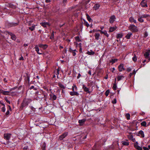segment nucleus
<instances>
[{
    "mask_svg": "<svg viewBox=\"0 0 150 150\" xmlns=\"http://www.w3.org/2000/svg\"><path fill=\"white\" fill-rule=\"evenodd\" d=\"M11 136V134L9 133H6L4 134V137L5 139L7 140H9Z\"/></svg>",
    "mask_w": 150,
    "mask_h": 150,
    "instance_id": "obj_4",
    "label": "nucleus"
},
{
    "mask_svg": "<svg viewBox=\"0 0 150 150\" xmlns=\"http://www.w3.org/2000/svg\"><path fill=\"white\" fill-rule=\"evenodd\" d=\"M122 144L123 145L125 146H128L129 145V142L125 141H122Z\"/></svg>",
    "mask_w": 150,
    "mask_h": 150,
    "instance_id": "obj_37",
    "label": "nucleus"
},
{
    "mask_svg": "<svg viewBox=\"0 0 150 150\" xmlns=\"http://www.w3.org/2000/svg\"><path fill=\"white\" fill-rule=\"evenodd\" d=\"M72 90L73 91H77V88L75 85H74L72 87Z\"/></svg>",
    "mask_w": 150,
    "mask_h": 150,
    "instance_id": "obj_34",
    "label": "nucleus"
},
{
    "mask_svg": "<svg viewBox=\"0 0 150 150\" xmlns=\"http://www.w3.org/2000/svg\"><path fill=\"white\" fill-rule=\"evenodd\" d=\"M33 89L34 90H37L36 88H35L34 86H32L30 88V89L31 90L32 89Z\"/></svg>",
    "mask_w": 150,
    "mask_h": 150,
    "instance_id": "obj_47",
    "label": "nucleus"
},
{
    "mask_svg": "<svg viewBox=\"0 0 150 150\" xmlns=\"http://www.w3.org/2000/svg\"><path fill=\"white\" fill-rule=\"evenodd\" d=\"M101 33L102 34H103L105 35H107V37L108 36V35L107 34V33L106 31H101Z\"/></svg>",
    "mask_w": 150,
    "mask_h": 150,
    "instance_id": "obj_40",
    "label": "nucleus"
},
{
    "mask_svg": "<svg viewBox=\"0 0 150 150\" xmlns=\"http://www.w3.org/2000/svg\"><path fill=\"white\" fill-rule=\"evenodd\" d=\"M119 71H122L125 70L124 68V64H120L118 67Z\"/></svg>",
    "mask_w": 150,
    "mask_h": 150,
    "instance_id": "obj_7",
    "label": "nucleus"
},
{
    "mask_svg": "<svg viewBox=\"0 0 150 150\" xmlns=\"http://www.w3.org/2000/svg\"><path fill=\"white\" fill-rule=\"evenodd\" d=\"M115 17L114 15L111 16L110 17V19H109L110 23H113L115 21Z\"/></svg>",
    "mask_w": 150,
    "mask_h": 150,
    "instance_id": "obj_6",
    "label": "nucleus"
},
{
    "mask_svg": "<svg viewBox=\"0 0 150 150\" xmlns=\"http://www.w3.org/2000/svg\"><path fill=\"white\" fill-rule=\"evenodd\" d=\"M5 100H6V102L7 103H9V104H10V101L9 100H8L7 99V98H6V99H5Z\"/></svg>",
    "mask_w": 150,
    "mask_h": 150,
    "instance_id": "obj_56",
    "label": "nucleus"
},
{
    "mask_svg": "<svg viewBox=\"0 0 150 150\" xmlns=\"http://www.w3.org/2000/svg\"><path fill=\"white\" fill-rule=\"evenodd\" d=\"M134 147L138 150H142V148L139 146L137 145H135Z\"/></svg>",
    "mask_w": 150,
    "mask_h": 150,
    "instance_id": "obj_35",
    "label": "nucleus"
},
{
    "mask_svg": "<svg viewBox=\"0 0 150 150\" xmlns=\"http://www.w3.org/2000/svg\"><path fill=\"white\" fill-rule=\"evenodd\" d=\"M117 59H112L110 61V62L112 64H113L115 63L116 62H117Z\"/></svg>",
    "mask_w": 150,
    "mask_h": 150,
    "instance_id": "obj_28",
    "label": "nucleus"
},
{
    "mask_svg": "<svg viewBox=\"0 0 150 150\" xmlns=\"http://www.w3.org/2000/svg\"><path fill=\"white\" fill-rule=\"evenodd\" d=\"M69 94L71 96H78L79 95V94L78 93V92L74 91L70 92L69 93Z\"/></svg>",
    "mask_w": 150,
    "mask_h": 150,
    "instance_id": "obj_12",
    "label": "nucleus"
},
{
    "mask_svg": "<svg viewBox=\"0 0 150 150\" xmlns=\"http://www.w3.org/2000/svg\"><path fill=\"white\" fill-rule=\"evenodd\" d=\"M80 50H79V51L80 52H82V48L81 46H80V47H79Z\"/></svg>",
    "mask_w": 150,
    "mask_h": 150,
    "instance_id": "obj_57",
    "label": "nucleus"
},
{
    "mask_svg": "<svg viewBox=\"0 0 150 150\" xmlns=\"http://www.w3.org/2000/svg\"><path fill=\"white\" fill-rule=\"evenodd\" d=\"M123 36V35L122 33H118L116 36V38L117 39L120 38Z\"/></svg>",
    "mask_w": 150,
    "mask_h": 150,
    "instance_id": "obj_23",
    "label": "nucleus"
},
{
    "mask_svg": "<svg viewBox=\"0 0 150 150\" xmlns=\"http://www.w3.org/2000/svg\"><path fill=\"white\" fill-rule=\"evenodd\" d=\"M100 6V5L99 4H96L93 6V8L95 10H96L99 8Z\"/></svg>",
    "mask_w": 150,
    "mask_h": 150,
    "instance_id": "obj_17",
    "label": "nucleus"
},
{
    "mask_svg": "<svg viewBox=\"0 0 150 150\" xmlns=\"http://www.w3.org/2000/svg\"><path fill=\"white\" fill-rule=\"evenodd\" d=\"M19 60H24V59L23 57L21 56V57L19 58Z\"/></svg>",
    "mask_w": 150,
    "mask_h": 150,
    "instance_id": "obj_55",
    "label": "nucleus"
},
{
    "mask_svg": "<svg viewBox=\"0 0 150 150\" xmlns=\"http://www.w3.org/2000/svg\"><path fill=\"white\" fill-rule=\"evenodd\" d=\"M76 40L78 42H80L81 40L79 38V36H76L75 38Z\"/></svg>",
    "mask_w": 150,
    "mask_h": 150,
    "instance_id": "obj_44",
    "label": "nucleus"
},
{
    "mask_svg": "<svg viewBox=\"0 0 150 150\" xmlns=\"http://www.w3.org/2000/svg\"><path fill=\"white\" fill-rule=\"evenodd\" d=\"M142 18H146L150 16L149 15L147 14H144L140 16Z\"/></svg>",
    "mask_w": 150,
    "mask_h": 150,
    "instance_id": "obj_27",
    "label": "nucleus"
},
{
    "mask_svg": "<svg viewBox=\"0 0 150 150\" xmlns=\"http://www.w3.org/2000/svg\"><path fill=\"white\" fill-rule=\"evenodd\" d=\"M9 92L7 91H4L3 94L5 95H8Z\"/></svg>",
    "mask_w": 150,
    "mask_h": 150,
    "instance_id": "obj_38",
    "label": "nucleus"
},
{
    "mask_svg": "<svg viewBox=\"0 0 150 150\" xmlns=\"http://www.w3.org/2000/svg\"><path fill=\"white\" fill-rule=\"evenodd\" d=\"M86 53L89 55H94L95 54V52L92 50H91L90 51H88Z\"/></svg>",
    "mask_w": 150,
    "mask_h": 150,
    "instance_id": "obj_20",
    "label": "nucleus"
},
{
    "mask_svg": "<svg viewBox=\"0 0 150 150\" xmlns=\"http://www.w3.org/2000/svg\"><path fill=\"white\" fill-rule=\"evenodd\" d=\"M2 110L3 112H4L5 111V107H3L2 108Z\"/></svg>",
    "mask_w": 150,
    "mask_h": 150,
    "instance_id": "obj_52",
    "label": "nucleus"
},
{
    "mask_svg": "<svg viewBox=\"0 0 150 150\" xmlns=\"http://www.w3.org/2000/svg\"><path fill=\"white\" fill-rule=\"evenodd\" d=\"M138 20L139 22L141 23H142L144 21V20L142 19V18H141L140 16H139V18H138Z\"/></svg>",
    "mask_w": 150,
    "mask_h": 150,
    "instance_id": "obj_29",
    "label": "nucleus"
},
{
    "mask_svg": "<svg viewBox=\"0 0 150 150\" xmlns=\"http://www.w3.org/2000/svg\"><path fill=\"white\" fill-rule=\"evenodd\" d=\"M124 77V76L122 75L118 76L117 77V79L118 81H119L121 80Z\"/></svg>",
    "mask_w": 150,
    "mask_h": 150,
    "instance_id": "obj_32",
    "label": "nucleus"
},
{
    "mask_svg": "<svg viewBox=\"0 0 150 150\" xmlns=\"http://www.w3.org/2000/svg\"><path fill=\"white\" fill-rule=\"evenodd\" d=\"M39 47L38 45H36L34 47V48L35 49V50L37 52V53L39 54H42V53L39 52Z\"/></svg>",
    "mask_w": 150,
    "mask_h": 150,
    "instance_id": "obj_14",
    "label": "nucleus"
},
{
    "mask_svg": "<svg viewBox=\"0 0 150 150\" xmlns=\"http://www.w3.org/2000/svg\"><path fill=\"white\" fill-rule=\"evenodd\" d=\"M143 149L144 150H149V148H147L145 146L143 147Z\"/></svg>",
    "mask_w": 150,
    "mask_h": 150,
    "instance_id": "obj_51",
    "label": "nucleus"
},
{
    "mask_svg": "<svg viewBox=\"0 0 150 150\" xmlns=\"http://www.w3.org/2000/svg\"><path fill=\"white\" fill-rule=\"evenodd\" d=\"M4 91L2 89H0V93L3 94Z\"/></svg>",
    "mask_w": 150,
    "mask_h": 150,
    "instance_id": "obj_58",
    "label": "nucleus"
},
{
    "mask_svg": "<svg viewBox=\"0 0 150 150\" xmlns=\"http://www.w3.org/2000/svg\"><path fill=\"white\" fill-rule=\"evenodd\" d=\"M86 121V119H83L81 120H79L78 122L80 126L83 125Z\"/></svg>",
    "mask_w": 150,
    "mask_h": 150,
    "instance_id": "obj_10",
    "label": "nucleus"
},
{
    "mask_svg": "<svg viewBox=\"0 0 150 150\" xmlns=\"http://www.w3.org/2000/svg\"><path fill=\"white\" fill-rule=\"evenodd\" d=\"M132 35V33H128L125 36V38L127 39H129L130 38Z\"/></svg>",
    "mask_w": 150,
    "mask_h": 150,
    "instance_id": "obj_18",
    "label": "nucleus"
},
{
    "mask_svg": "<svg viewBox=\"0 0 150 150\" xmlns=\"http://www.w3.org/2000/svg\"><path fill=\"white\" fill-rule=\"evenodd\" d=\"M117 101L116 99H115L113 100L112 101V103L113 104H115L116 103Z\"/></svg>",
    "mask_w": 150,
    "mask_h": 150,
    "instance_id": "obj_50",
    "label": "nucleus"
},
{
    "mask_svg": "<svg viewBox=\"0 0 150 150\" xmlns=\"http://www.w3.org/2000/svg\"><path fill=\"white\" fill-rule=\"evenodd\" d=\"M10 35H11V38L13 40H16V38L15 35L12 33H11Z\"/></svg>",
    "mask_w": 150,
    "mask_h": 150,
    "instance_id": "obj_33",
    "label": "nucleus"
},
{
    "mask_svg": "<svg viewBox=\"0 0 150 150\" xmlns=\"http://www.w3.org/2000/svg\"><path fill=\"white\" fill-rule=\"evenodd\" d=\"M28 148V146H26L24 147L23 149H27Z\"/></svg>",
    "mask_w": 150,
    "mask_h": 150,
    "instance_id": "obj_64",
    "label": "nucleus"
},
{
    "mask_svg": "<svg viewBox=\"0 0 150 150\" xmlns=\"http://www.w3.org/2000/svg\"><path fill=\"white\" fill-rule=\"evenodd\" d=\"M9 114V110H7V111L6 112V114L7 115H8Z\"/></svg>",
    "mask_w": 150,
    "mask_h": 150,
    "instance_id": "obj_54",
    "label": "nucleus"
},
{
    "mask_svg": "<svg viewBox=\"0 0 150 150\" xmlns=\"http://www.w3.org/2000/svg\"><path fill=\"white\" fill-rule=\"evenodd\" d=\"M56 9V8L55 7L53 8L52 9V11L54 13L56 12L57 11V10Z\"/></svg>",
    "mask_w": 150,
    "mask_h": 150,
    "instance_id": "obj_45",
    "label": "nucleus"
},
{
    "mask_svg": "<svg viewBox=\"0 0 150 150\" xmlns=\"http://www.w3.org/2000/svg\"><path fill=\"white\" fill-rule=\"evenodd\" d=\"M50 97V99L52 100H55L56 99L57 97L56 96L54 95V93H51L49 95Z\"/></svg>",
    "mask_w": 150,
    "mask_h": 150,
    "instance_id": "obj_3",
    "label": "nucleus"
},
{
    "mask_svg": "<svg viewBox=\"0 0 150 150\" xmlns=\"http://www.w3.org/2000/svg\"><path fill=\"white\" fill-rule=\"evenodd\" d=\"M86 15L87 16V19L90 22H91V21H92V20L91 18L89 16L88 14H86Z\"/></svg>",
    "mask_w": 150,
    "mask_h": 150,
    "instance_id": "obj_31",
    "label": "nucleus"
},
{
    "mask_svg": "<svg viewBox=\"0 0 150 150\" xmlns=\"http://www.w3.org/2000/svg\"><path fill=\"white\" fill-rule=\"evenodd\" d=\"M141 125L142 126L144 127H146V123L145 121H143L141 123Z\"/></svg>",
    "mask_w": 150,
    "mask_h": 150,
    "instance_id": "obj_36",
    "label": "nucleus"
},
{
    "mask_svg": "<svg viewBox=\"0 0 150 150\" xmlns=\"http://www.w3.org/2000/svg\"><path fill=\"white\" fill-rule=\"evenodd\" d=\"M31 101L32 100L30 99H24L22 103L21 106L23 107L27 106Z\"/></svg>",
    "mask_w": 150,
    "mask_h": 150,
    "instance_id": "obj_1",
    "label": "nucleus"
},
{
    "mask_svg": "<svg viewBox=\"0 0 150 150\" xmlns=\"http://www.w3.org/2000/svg\"><path fill=\"white\" fill-rule=\"evenodd\" d=\"M74 51V50H73L71 47H70L69 48V51L71 52V53L72 52H73V51Z\"/></svg>",
    "mask_w": 150,
    "mask_h": 150,
    "instance_id": "obj_49",
    "label": "nucleus"
},
{
    "mask_svg": "<svg viewBox=\"0 0 150 150\" xmlns=\"http://www.w3.org/2000/svg\"><path fill=\"white\" fill-rule=\"evenodd\" d=\"M136 71L135 70H134L133 72L132 73L134 74H135L136 73Z\"/></svg>",
    "mask_w": 150,
    "mask_h": 150,
    "instance_id": "obj_62",
    "label": "nucleus"
},
{
    "mask_svg": "<svg viewBox=\"0 0 150 150\" xmlns=\"http://www.w3.org/2000/svg\"><path fill=\"white\" fill-rule=\"evenodd\" d=\"M84 24L87 27H88L89 25L87 22H85L84 23Z\"/></svg>",
    "mask_w": 150,
    "mask_h": 150,
    "instance_id": "obj_48",
    "label": "nucleus"
},
{
    "mask_svg": "<svg viewBox=\"0 0 150 150\" xmlns=\"http://www.w3.org/2000/svg\"><path fill=\"white\" fill-rule=\"evenodd\" d=\"M40 24L44 27H46L47 25L49 26V23L47 22L41 23Z\"/></svg>",
    "mask_w": 150,
    "mask_h": 150,
    "instance_id": "obj_16",
    "label": "nucleus"
},
{
    "mask_svg": "<svg viewBox=\"0 0 150 150\" xmlns=\"http://www.w3.org/2000/svg\"><path fill=\"white\" fill-rule=\"evenodd\" d=\"M125 116L127 120H129L130 119V115L129 114H126Z\"/></svg>",
    "mask_w": 150,
    "mask_h": 150,
    "instance_id": "obj_41",
    "label": "nucleus"
},
{
    "mask_svg": "<svg viewBox=\"0 0 150 150\" xmlns=\"http://www.w3.org/2000/svg\"><path fill=\"white\" fill-rule=\"evenodd\" d=\"M129 29L133 32H136L138 31L137 27L134 25H131L129 27Z\"/></svg>",
    "mask_w": 150,
    "mask_h": 150,
    "instance_id": "obj_2",
    "label": "nucleus"
},
{
    "mask_svg": "<svg viewBox=\"0 0 150 150\" xmlns=\"http://www.w3.org/2000/svg\"><path fill=\"white\" fill-rule=\"evenodd\" d=\"M117 28L116 27H111L110 28L109 31L110 32H112L114 31Z\"/></svg>",
    "mask_w": 150,
    "mask_h": 150,
    "instance_id": "obj_19",
    "label": "nucleus"
},
{
    "mask_svg": "<svg viewBox=\"0 0 150 150\" xmlns=\"http://www.w3.org/2000/svg\"><path fill=\"white\" fill-rule=\"evenodd\" d=\"M58 86L61 88L63 89H65V86L63 85L61 83H58Z\"/></svg>",
    "mask_w": 150,
    "mask_h": 150,
    "instance_id": "obj_30",
    "label": "nucleus"
},
{
    "mask_svg": "<svg viewBox=\"0 0 150 150\" xmlns=\"http://www.w3.org/2000/svg\"><path fill=\"white\" fill-rule=\"evenodd\" d=\"M81 76V75L80 73L78 74V76L77 77L78 79H79Z\"/></svg>",
    "mask_w": 150,
    "mask_h": 150,
    "instance_id": "obj_60",
    "label": "nucleus"
},
{
    "mask_svg": "<svg viewBox=\"0 0 150 150\" xmlns=\"http://www.w3.org/2000/svg\"><path fill=\"white\" fill-rule=\"evenodd\" d=\"M131 70V69L130 68H128L127 69V71L128 72H129Z\"/></svg>",
    "mask_w": 150,
    "mask_h": 150,
    "instance_id": "obj_59",
    "label": "nucleus"
},
{
    "mask_svg": "<svg viewBox=\"0 0 150 150\" xmlns=\"http://www.w3.org/2000/svg\"><path fill=\"white\" fill-rule=\"evenodd\" d=\"M100 35L99 33H96L95 35V37L96 40H98L99 39Z\"/></svg>",
    "mask_w": 150,
    "mask_h": 150,
    "instance_id": "obj_21",
    "label": "nucleus"
},
{
    "mask_svg": "<svg viewBox=\"0 0 150 150\" xmlns=\"http://www.w3.org/2000/svg\"><path fill=\"white\" fill-rule=\"evenodd\" d=\"M132 60L134 62H136L137 60V58L135 54H134V57L132 58Z\"/></svg>",
    "mask_w": 150,
    "mask_h": 150,
    "instance_id": "obj_42",
    "label": "nucleus"
},
{
    "mask_svg": "<svg viewBox=\"0 0 150 150\" xmlns=\"http://www.w3.org/2000/svg\"><path fill=\"white\" fill-rule=\"evenodd\" d=\"M139 136L143 138L144 137V132L142 130H140L139 131L138 133Z\"/></svg>",
    "mask_w": 150,
    "mask_h": 150,
    "instance_id": "obj_11",
    "label": "nucleus"
},
{
    "mask_svg": "<svg viewBox=\"0 0 150 150\" xmlns=\"http://www.w3.org/2000/svg\"><path fill=\"white\" fill-rule=\"evenodd\" d=\"M138 144L137 142H136L134 144V146H135V145H138Z\"/></svg>",
    "mask_w": 150,
    "mask_h": 150,
    "instance_id": "obj_61",
    "label": "nucleus"
},
{
    "mask_svg": "<svg viewBox=\"0 0 150 150\" xmlns=\"http://www.w3.org/2000/svg\"><path fill=\"white\" fill-rule=\"evenodd\" d=\"M45 2L47 3H49L50 2V0H46Z\"/></svg>",
    "mask_w": 150,
    "mask_h": 150,
    "instance_id": "obj_63",
    "label": "nucleus"
},
{
    "mask_svg": "<svg viewBox=\"0 0 150 150\" xmlns=\"http://www.w3.org/2000/svg\"><path fill=\"white\" fill-rule=\"evenodd\" d=\"M35 25H33L31 27H29V29L31 31H33L35 29Z\"/></svg>",
    "mask_w": 150,
    "mask_h": 150,
    "instance_id": "obj_25",
    "label": "nucleus"
},
{
    "mask_svg": "<svg viewBox=\"0 0 150 150\" xmlns=\"http://www.w3.org/2000/svg\"><path fill=\"white\" fill-rule=\"evenodd\" d=\"M129 21L131 23H136L137 22L136 20L133 17H131L129 18Z\"/></svg>",
    "mask_w": 150,
    "mask_h": 150,
    "instance_id": "obj_15",
    "label": "nucleus"
},
{
    "mask_svg": "<svg viewBox=\"0 0 150 150\" xmlns=\"http://www.w3.org/2000/svg\"><path fill=\"white\" fill-rule=\"evenodd\" d=\"M38 45L39 47L42 48L44 50L46 49L48 47L47 45H43L42 44H39Z\"/></svg>",
    "mask_w": 150,
    "mask_h": 150,
    "instance_id": "obj_9",
    "label": "nucleus"
},
{
    "mask_svg": "<svg viewBox=\"0 0 150 150\" xmlns=\"http://www.w3.org/2000/svg\"><path fill=\"white\" fill-rule=\"evenodd\" d=\"M130 139L133 142H134L135 141V139L132 135H131L129 137Z\"/></svg>",
    "mask_w": 150,
    "mask_h": 150,
    "instance_id": "obj_24",
    "label": "nucleus"
},
{
    "mask_svg": "<svg viewBox=\"0 0 150 150\" xmlns=\"http://www.w3.org/2000/svg\"><path fill=\"white\" fill-rule=\"evenodd\" d=\"M149 55L150 54L147 52H146L144 54V56L145 58H148Z\"/></svg>",
    "mask_w": 150,
    "mask_h": 150,
    "instance_id": "obj_39",
    "label": "nucleus"
},
{
    "mask_svg": "<svg viewBox=\"0 0 150 150\" xmlns=\"http://www.w3.org/2000/svg\"><path fill=\"white\" fill-rule=\"evenodd\" d=\"M141 5L143 7H147V4L145 0H143L141 3Z\"/></svg>",
    "mask_w": 150,
    "mask_h": 150,
    "instance_id": "obj_13",
    "label": "nucleus"
},
{
    "mask_svg": "<svg viewBox=\"0 0 150 150\" xmlns=\"http://www.w3.org/2000/svg\"><path fill=\"white\" fill-rule=\"evenodd\" d=\"M29 78H30V76H29L28 74L27 75V80L29 82L30 81L29 80Z\"/></svg>",
    "mask_w": 150,
    "mask_h": 150,
    "instance_id": "obj_53",
    "label": "nucleus"
},
{
    "mask_svg": "<svg viewBox=\"0 0 150 150\" xmlns=\"http://www.w3.org/2000/svg\"><path fill=\"white\" fill-rule=\"evenodd\" d=\"M110 91L109 90H107L106 91L105 93V95L106 96H108V95H109V93Z\"/></svg>",
    "mask_w": 150,
    "mask_h": 150,
    "instance_id": "obj_46",
    "label": "nucleus"
},
{
    "mask_svg": "<svg viewBox=\"0 0 150 150\" xmlns=\"http://www.w3.org/2000/svg\"><path fill=\"white\" fill-rule=\"evenodd\" d=\"M78 52L76 50H74V51L72 52L71 53L73 56H75L76 54V53Z\"/></svg>",
    "mask_w": 150,
    "mask_h": 150,
    "instance_id": "obj_26",
    "label": "nucleus"
},
{
    "mask_svg": "<svg viewBox=\"0 0 150 150\" xmlns=\"http://www.w3.org/2000/svg\"><path fill=\"white\" fill-rule=\"evenodd\" d=\"M116 79H115V83L113 84L112 88L114 90H115L117 89V86L116 82Z\"/></svg>",
    "mask_w": 150,
    "mask_h": 150,
    "instance_id": "obj_22",
    "label": "nucleus"
},
{
    "mask_svg": "<svg viewBox=\"0 0 150 150\" xmlns=\"http://www.w3.org/2000/svg\"><path fill=\"white\" fill-rule=\"evenodd\" d=\"M42 148V150H46V144L45 143H44Z\"/></svg>",
    "mask_w": 150,
    "mask_h": 150,
    "instance_id": "obj_43",
    "label": "nucleus"
},
{
    "mask_svg": "<svg viewBox=\"0 0 150 150\" xmlns=\"http://www.w3.org/2000/svg\"><path fill=\"white\" fill-rule=\"evenodd\" d=\"M82 88L84 90V91L86 92L87 93L90 94L91 93V92L89 91V88L86 87L84 85H83Z\"/></svg>",
    "mask_w": 150,
    "mask_h": 150,
    "instance_id": "obj_5",
    "label": "nucleus"
},
{
    "mask_svg": "<svg viewBox=\"0 0 150 150\" xmlns=\"http://www.w3.org/2000/svg\"><path fill=\"white\" fill-rule=\"evenodd\" d=\"M68 134L67 132H64L62 135L60 136L59 137V139L60 140H62L64 138L66 137Z\"/></svg>",
    "mask_w": 150,
    "mask_h": 150,
    "instance_id": "obj_8",
    "label": "nucleus"
}]
</instances>
